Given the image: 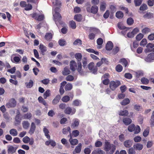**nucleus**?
Listing matches in <instances>:
<instances>
[{
    "mask_svg": "<svg viewBox=\"0 0 154 154\" xmlns=\"http://www.w3.org/2000/svg\"><path fill=\"white\" fill-rule=\"evenodd\" d=\"M61 98V96L59 94L57 95L52 101V103L53 105H56L57 104Z\"/></svg>",
    "mask_w": 154,
    "mask_h": 154,
    "instance_id": "2eb2a0df",
    "label": "nucleus"
},
{
    "mask_svg": "<svg viewBox=\"0 0 154 154\" xmlns=\"http://www.w3.org/2000/svg\"><path fill=\"white\" fill-rule=\"evenodd\" d=\"M25 84L27 88H30L33 86V82L32 80H30L29 83H26Z\"/></svg>",
    "mask_w": 154,
    "mask_h": 154,
    "instance_id": "37998d69",
    "label": "nucleus"
},
{
    "mask_svg": "<svg viewBox=\"0 0 154 154\" xmlns=\"http://www.w3.org/2000/svg\"><path fill=\"white\" fill-rule=\"evenodd\" d=\"M82 148V144L79 143L78 145L76 146L75 150L73 152V153L75 154V152L76 153H79L80 152Z\"/></svg>",
    "mask_w": 154,
    "mask_h": 154,
    "instance_id": "a211bd4d",
    "label": "nucleus"
},
{
    "mask_svg": "<svg viewBox=\"0 0 154 154\" xmlns=\"http://www.w3.org/2000/svg\"><path fill=\"white\" fill-rule=\"evenodd\" d=\"M62 74L64 75H66L69 74L70 73V71L67 67H65L63 70L62 71Z\"/></svg>",
    "mask_w": 154,
    "mask_h": 154,
    "instance_id": "b1692460",
    "label": "nucleus"
},
{
    "mask_svg": "<svg viewBox=\"0 0 154 154\" xmlns=\"http://www.w3.org/2000/svg\"><path fill=\"white\" fill-rule=\"evenodd\" d=\"M113 47V44L112 42L108 41L106 45V48L107 50L110 51L112 49Z\"/></svg>",
    "mask_w": 154,
    "mask_h": 154,
    "instance_id": "dca6fc26",
    "label": "nucleus"
},
{
    "mask_svg": "<svg viewBox=\"0 0 154 154\" xmlns=\"http://www.w3.org/2000/svg\"><path fill=\"white\" fill-rule=\"evenodd\" d=\"M123 16V13L121 11H118L116 13V17L119 19L122 18Z\"/></svg>",
    "mask_w": 154,
    "mask_h": 154,
    "instance_id": "7c9ffc66",
    "label": "nucleus"
},
{
    "mask_svg": "<svg viewBox=\"0 0 154 154\" xmlns=\"http://www.w3.org/2000/svg\"><path fill=\"white\" fill-rule=\"evenodd\" d=\"M149 131V127L146 128L143 133V135L145 137H146L148 135Z\"/></svg>",
    "mask_w": 154,
    "mask_h": 154,
    "instance_id": "ea45409f",
    "label": "nucleus"
},
{
    "mask_svg": "<svg viewBox=\"0 0 154 154\" xmlns=\"http://www.w3.org/2000/svg\"><path fill=\"white\" fill-rule=\"evenodd\" d=\"M70 66L71 69L74 71L75 70V68L77 67V63L76 62L73 60H72L70 62Z\"/></svg>",
    "mask_w": 154,
    "mask_h": 154,
    "instance_id": "f8f14e48",
    "label": "nucleus"
},
{
    "mask_svg": "<svg viewBox=\"0 0 154 154\" xmlns=\"http://www.w3.org/2000/svg\"><path fill=\"white\" fill-rule=\"evenodd\" d=\"M71 128L69 127H68L67 128H63L62 130V133L64 134H67L68 132H70Z\"/></svg>",
    "mask_w": 154,
    "mask_h": 154,
    "instance_id": "72a5a7b5",
    "label": "nucleus"
},
{
    "mask_svg": "<svg viewBox=\"0 0 154 154\" xmlns=\"http://www.w3.org/2000/svg\"><path fill=\"white\" fill-rule=\"evenodd\" d=\"M135 126V125L134 124L129 125L128 127V130L130 132H132L134 129Z\"/></svg>",
    "mask_w": 154,
    "mask_h": 154,
    "instance_id": "5fc2aeb1",
    "label": "nucleus"
},
{
    "mask_svg": "<svg viewBox=\"0 0 154 154\" xmlns=\"http://www.w3.org/2000/svg\"><path fill=\"white\" fill-rule=\"evenodd\" d=\"M45 39L48 41H50L52 38V35L51 32L47 33L45 37Z\"/></svg>",
    "mask_w": 154,
    "mask_h": 154,
    "instance_id": "4be33fe9",
    "label": "nucleus"
},
{
    "mask_svg": "<svg viewBox=\"0 0 154 154\" xmlns=\"http://www.w3.org/2000/svg\"><path fill=\"white\" fill-rule=\"evenodd\" d=\"M66 41L64 39H60L58 41L59 45L62 46H63L66 44Z\"/></svg>",
    "mask_w": 154,
    "mask_h": 154,
    "instance_id": "338daca9",
    "label": "nucleus"
},
{
    "mask_svg": "<svg viewBox=\"0 0 154 154\" xmlns=\"http://www.w3.org/2000/svg\"><path fill=\"white\" fill-rule=\"evenodd\" d=\"M141 82L142 83L145 85H148L149 82V81L148 79L145 77H143L141 79Z\"/></svg>",
    "mask_w": 154,
    "mask_h": 154,
    "instance_id": "c756f323",
    "label": "nucleus"
},
{
    "mask_svg": "<svg viewBox=\"0 0 154 154\" xmlns=\"http://www.w3.org/2000/svg\"><path fill=\"white\" fill-rule=\"evenodd\" d=\"M76 112V109L74 108H71L69 107H66L64 111V113L67 114L73 115Z\"/></svg>",
    "mask_w": 154,
    "mask_h": 154,
    "instance_id": "6e6552de",
    "label": "nucleus"
},
{
    "mask_svg": "<svg viewBox=\"0 0 154 154\" xmlns=\"http://www.w3.org/2000/svg\"><path fill=\"white\" fill-rule=\"evenodd\" d=\"M120 62L122 63V65L126 67L128 65V62L125 58H122L120 59Z\"/></svg>",
    "mask_w": 154,
    "mask_h": 154,
    "instance_id": "8fccbe9b",
    "label": "nucleus"
},
{
    "mask_svg": "<svg viewBox=\"0 0 154 154\" xmlns=\"http://www.w3.org/2000/svg\"><path fill=\"white\" fill-rule=\"evenodd\" d=\"M11 60L14 63H18L20 61V59L18 57L16 56L13 58V60L11 59Z\"/></svg>",
    "mask_w": 154,
    "mask_h": 154,
    "instance_id": "c9c22d12",
    "label": "nucleus"
},
{
    "mask_svg": "<svg viewBox=\"0 0 154 154\" xmlns=\"http://www.w3.org/2000/svg\"><path fill=\"white\" fill-rule=\"evenodd\" d=\"M30 140V138L27 136L25 137L23 139V141L25 143H28L29 141Z\"/></svg>",
    "mask_w": 154,
    "mask_h": 154,
    "instance_id": "13d9d810",
    "label": "nucleus"
},
{
    "mask_svg": "<svg viewBox=\"0 0 154 154\" xmlns=\"http://www.w3.org/2000/svg\"><path fill=\"white\" fill-rule=\"evenodd\" d=\"M73 44L75 45H81L82 44V41L80 39L78 38L73 42Z\"/></svg>",
    "mask_w": 154,
    "mask_h": 154,
    "instance_id": "864d4df0",
    "label": "nucleus"
},
{
    "mask_svg": "<svg viewBox=\"0 0 154 154\" xmlns=\"http://www.w3.org/2000/svg\"><path fill=\"white\" fill-rule=\"evenodd\" d=\"M79 134V132L78 130H75L73 131L72 132V135L74 137L78 136Z\"/></svg>",
    "mask_w": 154,
    "mask_h": 154,
    "instance_id": "bf43d9fd",
    "label": "nucleus"
},
{
    "mask_svg": "<svg viewBox=\"0 0 154 154\" xmlns=\"http://www.w3.org/2000/svg\"><path fill=\"white\" fill-rule=\"evenodd\" d=\"M152 17V13L150 12L147 13L143 16V17L144 18H147L148 19Z\"/></svg>",
    "mask_w": 154,
    "mask_h": 154,
    "instance_id": "4d7b16f0",
    "label": "nucleus"
},
{
    "mask_svg": "<svg viewBox=\"0 0 154 154\" xmlns=\"http://www.w3.org/2000/svg\"><path fill=\"white\" fill-rule=\"evenodd\" d=\"M116 146L110 142L105 141L104 147V150L107 153L109 152L110 154H113L116 149Z\"/></svg>",
    "mask_w": 154,
    "mask_h": 154,
    "instance_id": "f257e3e1",
    "label": "nucleus"
},
{
    "mask_svg": "<svg viewBox=\"0 0 154 154\" xmlns=\"http://www.w3.org/2000/svg\"><path fill=\"white\" fill-rule=\"evenodd\" d=\"M72 87L71 84L68 83L66 85L65 89L66 91L70 90L72 89Z\"/></svg>",
    "mask_w": 154,
    "mask_h": 154,
    "instance_id": "79ce46f5",
    "label": "nucleus"
},
{
    "mask_svg": "<svg viewBox=\"0 0 154 154\" xmlns=\"http://www.w3.org/2000/svg\"><path fill=\"white\" fill-rule=\"evenodd\" d=\"M44 19V16L43 14L39 15L37 16V17L35 18V19L38 21L43 20Z\"/></svg>",
    "mask_w": 154,
    "mask_h": 154,
    "instance_id": "49530a36",
    "label": "nucleus"
},
{
    "mask_svg": "<svg viewBox=\"0 0 154 154\" xmlns=\"http://www.w3.org/2000/svg\"><path fill=\"white\" fill-rule=\"evenodd\" d=\"M81 101L78 99L74 100L72 103V105L75 106H79L81 104Z\"/></svg>",
    "mask_w": 154,
    "mask_h": 154,
    "instance_id": "473e14b6",
    "label": "nucleus"
},
{
    "mask_svg": "<svg viewBox=\"0 0 154 154\" xmlns=\"http://www.w3.org/2000/svg\"><path fill=\"white\" fill-rule=\"evenodd\" d=\"M8 152L9 154H13L15 152L18 148L17 145H8Z\"/></svg>",
    "mask_w": 154,
    "mask_h": 154,
    "instance_id": "0eeeda50",
    "label": "nucleus"
},
{
    "mask_svg": "<svg viewBox=\"0 0 154 154\" xmlns=\"http://www.w3.org/2000/svg\"><path fill=\"white\" fill-rule=\"evenodd\" d=\"M127 23L129 25H132L134 22V20L132 18L129 17L127 20Z\"/></svg>",
    "mask_w": 154,
    "mask_h": 154,
    "instance_id": "de8ad7c7",
    "label": "nucleus"
},
{
    "mask_svg": "<svg viewBox=\"0 0 154 154\" xmlns=\"http://www.w3.org/2000/svg\"><path fill=\"white\" fill-rule=\"evenodd\" d=\"M145 60L147 62H150L152 60H154V53L152 52L149 54Z\"/></svg>",
    "mask_w": 154,
    "mask_h": 154,
    "instance_id": "9d476101",
    "label": "nucleus"
},
{
    "mask_svg": "<svg viewBox=\"0 0 154 154\" xmlns=\"http://www.w3.org/2000/svg\"><path fill=\"white\" fill-rule=\"evenodd\" d=\"M141 137L140 136H137L135 137L134 138V140L135 142H139L141 140Z\"/></svg>",
    "mask_w": 154,
    "mask_h": 154,
    "instance_id": "69168bd1",
    "label": "nucleus"
},
{
    "mask_svg": "<svg viewBox=\"0 0 154 154\" xmlns=\"http://www.w3.org/2000/svg\"><path fill=\"white\" fill-rule=\"evenodd\" d=\"M110 76L109 73H106L104 74L101 77L102 83L106 85L109 84L110 82L109 79Z\"/></svg>",
    "mask_w": 154,
    "mask_h": 154,
    "instance_id": "20e7f679",
    "label": "nucleus"
},
{
    "mask_svg": "<svg viewBox=\"0 0 154 154\" xmlns=\"http://www.w3.org/2000/svg\"><path fill=\"white\" fill-rule=\"evenodd\" d=\"M10 134L13 136H16L17 135L18 133L16 129H11L9 131Z\"/></svg>",
    "mask_w": 154,
    "mask_h": 154,
    "instance_id": "f704fd0d",
    "label": "nucleus"
},
{
    "mask_svg": "<svg viewBox=\"0 0 154 154\" xmlns=\"http://www.w3.org/2000/svg\"><path fill=\"white\" fill-rule=\"evenodd\" d=\"M143 0H134V2L135 6H140Z\"/></svg>",
    "mask_w": 154,
    "mask_h": 154,
    "instance_id": "a19ab883",
    "label": "nucleus"
},
{
    "mask_svg": "<svg viewBox=\"0 0 154 154\" xmlns=\"http://www.w3.org/2000/svg\"><path fill=\"white\" fill-rule=\"evenodd\" d=\"M129 113L128 110H121L119 112V115L121 116H127Z\"/></svg>",
    "mask_w": 154,
    "mask_h": 154,
    "instance_id": "c85d7f7f",
    "label": "nucleus"
},
{
    "mask_svg": "<svg viewBox=\"0 0 154 154\" xmlns=\"http://www.w3.org/2000/svg\"><path fill=\"white\" fill-rule=\"evenodd\" d=\"M69 140L71 144L73 146L76 145L78 143V140L77 139H69Z\"/></svg>",
    "mask_w": 154,
    "mask_h": 154,
    "instance_id": "bb28decb",
    "label": "nucleus"
},
{
    "mask_svg": "<svg viewBox=\"0 0 154 154\" xmlns=\"http://www.w3.org/2000/svg\"><path fill=\"white\" fill-rule=\"evenodd\" d=\"M143 35L141 33H139L136 37V38L137 40L140 41L143 37Z\"/></svg>",
    "mask_w": 154,
    "mask_h": 154,
    "instance_id": "680f3d73",
    "label": "nucleus"
},
{
    "mask_svg": "<svg viewBox=\"0 0 154 154\" xmlns=\"http://www.w3.org/2000/svg\"><path fill=\"white\" fill-rule=\"evenodd\" d=\"M70 99L69 97L67 95L65 96L62 98V100L64 102L67 103L69 101Z\"/></svg>",
    "mask_w": 154,
    "mask_h": 154,
    "instance_id": "58836bf2",
    "label": "nucleus"
},
{
    "mask_svg": "<svg viewBox=\"0 0 154 154\" xmlns=\"http://www.w3.org/2000/svg\"><path fill=\"white\" fill-rule=\"evenodd\" d=\"M17 104V102L14 98L11 99L9 102L7 103L6 106L8 108L15 107Z\"/></svg>",
    "mask_w": 154,
    "mask_h": 154,
    "instance_id": "423d86ee",
    "label": "nucleus"
},
{
    "mask_svg": "<svg viewBox=\"0 0 154 154\" xmlns=\"http://www.w3.org/2000/svg\"><path fill=\"white\" fill-rule=\"evenodd\" d=\"M121 85V83L119 80H117L115 81L112 80L110 82L109 88L112 91H114Z\"/></svg>",
    "mask_w": 154,
    "mask_h": 154,
    "instance_id": "7ed1b4c3",
    "label": "nucleus"
},
{
    "mask_svg": "<svg viewBox=\"0 0 154 154\" xmlns=\"http://www.w3.org/2000/svg\"><path fill=\"white\" fill-rule=\"evenodd\" d=\"M79 120L77 119H75L73 120V122L71 125V127L72 128H75L78 127L79 125Z\"/></svg>",
    "mask_w": 154,
    "mask_h": 154,
    "instance_id": "ddd939ff",
    "label": "nucleus"
},
{
    "mask_svg": "<svg viewBox=\"0 0 154 154\" xmlns=\"http://www.w3.org/2000/svg\"><path fill=\"white\" fill-rule=\"evenodd\" d=\"M150 123L151 126H154V111L152 112V115L151 117Z\"/></svg>",
    "mask_w": 154,
    "mask_h": 154,
    "instance_id": "c03bdc74",
    "label": "nucleus"
},
{
    "mask_svg": "<svg viewBox=\"0 0 154 154\" xmlns=\"http://www.w3.org/2000/svg\"><path fill=\"white\" fill-rule=\"evenodd\" d=\"M117 26L118 28L120 29L124 30L126 28V27L123 26L122 24L121 23H118Z\"/></svg>",
    "mask_w": 154,
    "mask_h": 154,
    "instance_id": "774afa93",
    "label": "nucleus"
},
{
    "mask_svg": "<svg viewBox=\"0 0 154 154\" xmlns=\"http://www.w3.org/2000/svg\"><path fill=\"white\" fill-rule=\"evenodd\" d=\"M53 9H54V12H53L54 19L57 24V23H60L62 18L61 16L60 13V8L58 7H53Z\"/></svg>",
    "mask_w": 154,
    "mask_h": 154,
    "instance_id": "f03ea898",
    "label": "nucleus"
},
{
    "mask_svg": "<svg viewBox=\"0 0 154 154\" xmlns=\"http://www.w3.org/2000/svg\"><path fill=\"white\" fill-rule=\"evenodd\" d=\"M50 90L49 89L47 90L46 91L44 94V97L45 99H46L47 97L50 96L51 94L50 93Z\"/></svg>",
    "mask_w": 154,
    "mask_h": 154,
    "instance_id": "a18cd8bd",
    "label": "nucleus"
},
{
    "mask_svg": "<svg viewBox=\"0 0 154 154\" xmlns=\"http://www.w3.org/2000/svg\"><path fill=\"white\" fill-rule=\"evenodd\" d=\"M36 128V125L35 123L34 122H32L29 133L31 135L32 134L35 130Z\"/></svg>",
    "mask_w": 154,
    "mask_h": 154,
    "instance_id": "9b49d317",
    "label": "nucleus"
},
{
    "mask_svg": "<svg viewBox=\"0 0 154 154\" xmlns=\"http://www.w3.org/2000/svg\"><path fill=\"white\" fill-rule=\"evenodd\" d=\"M23 127L25 129H27L29 127L30 124L27 121H24L22 122Z\"/></svg>",
    "mask_w": 154,
    "mask_h": 154,
    "instance_id": "5701e85b",
    "label": "nucleus"
},
{
    "mask_svg": "<svg viewBox=\"0 0 154 154\" xmlns=\"http://www.w3.org/2000/svg\"><path fill=\"white\" fill-rule=\"evenodd\" d=\"M134 131L135 134H138L140 131V126L137 125L136 127L135 126L134 129Z\"/></svg>",
    "mask_w": 154,
    "mask_h": 154,
    "instance_id": "e2e57ef3",
    "label": "nucleus"
},
{
    "mask_svg": "<svg viewBox=\"0 0 154 154\" xmlns=\"http://www.w3.org/2000/svg\"><path fill=\"white\" fill-rule=\"evenodd\" d=\"M122 66L120 64L117 65L116 67V71L118 72H121L122 71Z\"/></svg>",
    "mask_w": 154,
    "mask_h": 154,
    "instance_id": "09e8293b",
    "label": "nucleus"
},
{
    "mask_svg": "<svg viewBox=\"0 0 154 154\" xmlns=\"http://www.w3.org/2000/svg\"><path fill=\"white\" fill-rule=\"evenodd\" d=\"M123 122L126 125L130 124L132 122L131 119L128 118H123Z\"/></svg>",
    "mask_w": 154,
    "mask_h": 154,
    "instance_id": "6ab92c4d",
    "label": "nucleus"
},
{
    "mask_svg": "<svg viewBox=\"0 0 154 154\" xmlns=\"http://www.w3.org/2000/svg\"><path fill=\"white\" fill-rule=\"evenodd\" d=\"M70 27L72 29H75L76 28V23L73 20L71 21L69 23Z\"/></svg>",
    "mask_w": 154,
    "mask_h": 154,
    "instance_id": "3c124183",
    "label": "nucleus"
},
{
    "mask_svg": "<svg viewBox=\"0 0 154 154\" xmlns=\"http://www.w3.org/2000/svg\"><path fill=\"white\" fill-rule=\"evenodd\" d=\"M82 63L83 67L85 68L87 64V60L86 57H84L83 58Z\"/></svg>",
    "mask_w": 154,
    "mask_h": 154,
    "instance_id": "6e6d98bb",
    "label": "nucleus"
},
{
    "mask_svg": "<svg viewBox=\"0 0 154 154\" xmlns=\"http://www.w3.org/2000/svg\"><path fill=\"white\" fill-rule=\"evenodd\" d=\"M98 7L96 5H93L91 7V5L86 8L87 11L89 13H92L94 14H96L98 11Z\"/></svg>",
    "mask_w": 154,
    "mask_h": 154,
    "instance_id": "39448f33",
    "label": "nucleus"
},
{
    "mask_svg": "<svg viewBox=\"0 0 154 154\" xmlns=\"http://www.w3.org/2000/svg\"><path fill=\"white\" fill-rule=\"evenodd\" d=\"M74 19L77 21L80 22L82 20V15L79 14H76L74 17Z\"/></svg>",
    "mask_w": 154,
    "mask_h": 154,
    "instance_id": "a878e982",
    "label": "nucleus"
},
{
    "mask_svg": "<svg viewBox=\"0 0 154 154\" xmlns=\"http://www.w3.org/2000/svg\"><path fill=\"white\" fill-rule=\"evenodd\" d=\"M147 8V5L145 4H143L140 6L139 9L140 11H144L146 10Z\"/></svg>",
    "mask_w": 154,
    "mask_h": 154,
    "instance_id": "e433bc0d",
    "label": "nucleus"
},
{
    "mask_svg": "<svg viewBox=\"0 0 154 154\" xmlns=\"http://www.w3.org/2000/svg\"><path fill=\"white\" fill-rule=\"evenodd\" d=\"M130 102V100L128 98H127L124 99L121 102V104L122 105L125 106L129 104Z\"/></svg>",
    "mask_w": 154,
    "mask_h": 154,
    "instance_id": "2f4dec72",
    "label": "nucleus"
},
{
    "mask_svg": "<svg viewBox=\"0 0 154 154\" xmlns=\"http://www.w3.org/2000/svg\"><path fill=\"white\" fill-rule=\"evenodd\" d=\"M43 131L45 133V136L48 139H50V136L49 135V131L45 127L43 128Z\"/></svg>",
    "mask_w": 154,
    "mask_h": 154,
    "instance_id": "393cba45",
    "label": "nucleus"
},
{
    "mask_svg": "<svg viewBox=\"0 0 154 154\" xmlns=\"http://www.w3.org/2000/svg\"><path fill=\"white\" fill-rule=\"evenodd\" d=\"M90 30L91 32H94L95 33V34H96V33L99 32L100 31L99 29L94 27H91Z\"/></svg>",
    "mask_w": 154,
    "mask_h": 154,
    "instance_id": "0e129e2a",
    "label": "nucleus"
},
{
    "mask_svg": "<svg viewBox=\"0 0 154 154\" xmlns=\"http://www.w3.org/2000/svg\"><path fill=\"white\" fill-rule=\"evenodd\" d=\"M150 29L148 27H145L142 29V32L143 34H145L150 32Z\"/></svg>",
    "mask_w": 154,
    "mask_h": 154,
    "instance_id": "603ef678",
    "label": "nucleus"
},
{
    "mask_svg": "<svg viewBox=\"0 0 154 154\" xmlns=\"http://www.w3.org/2000/svg\"><path fill=\"white\" fill-rule=\"evenodd\" d=\"M133 147L136 150H141L143 148V145L139 143H137L133 146Z\"/></svg>",
    "mask_w": 154,
    "mask_h": 154,
    "instance_id": "f3484780",
    "label": "nucleus"
},
{
    "mask_svg": "<svg viewBox=\"0 0 154 154\" xmlns=\"http://www.w3.org/2000/svg\"><path fill=\"white\" fill-rule=\"evenodd\" d=\"M133 141L131 140H127L124 142L123 144L127 148H130L132 145Z\"/></svg>",
    "mask_w": 154,
    "mask_h": 154,
    "instance_id": "4468645a",
    "label": "nucleus"
},
{
    "mask_svg": "<svg viewBox=\"0 0 154 154\" xmlns=\"http://www.w3.org/2000/svg\"><path fill=\"white\" fill-rule=\"evenodd\" d=\"M75 57L77 60V62H81L82 55L80 53H76L75 55Z\"/></svg>",
    "mask_w": 154,
    "mask_h": 154,
    "instance_id": "412c9836",
    "label": "nucleus"
},
{
    "mask_svg": "<svg viewBox=\"0 0 154 154\" xmlns=\"http://www.w3.org/2000/svg\"><path fill=\"white\" fill-rule=\"evenodd\" d=\"M32 116V114L30 113H27L24 114L23 116L24 119H30Z\"/></svg>",
    "mask_w": 154,
    "mask_h": 154,
    "instance_id": "4c0bfd02",
    "label": "nucleus"
},
{
    "mask_svg": "<svg viewBox=\"0 0 154 154\" xmlns=\"http://www.w3.org/2000/svg\"><path fill=\"white\" fill-rule=\"evenodd\" d=\"M106 4L104 2L101 3L100 6V10L102 11H104L106 9Z\"/></svg>",
    "mask_w": 154,
    "mask_h": 154,
    "instance_id": "cd10ccee",
    "label": "nucleus"
},
{
    "mask_svg": "<svg viewBox=\"0 0 154 154\" xmlns=\"http://www.w3.org/2000/svg\"><path fill=\"white\" fill-rule=\"evenodd\" d=\"M20 113L19 111L17 112V114L15 116V120L16 122L15 123V125H20L21 120V119L20 117Z\"/></svg>",
    "mask_w": 154,
    "mask_h": 154,
    "instance_id": "1a4fd4ad",
    "label": "nucleus"
},
{
    "mask_svg": "<svg viewBox=\"0 0 154 154\" xmlns=\"http://www.w3.org/2000/svg\"><path fill=\"white\" fill-rule=\"evenodd\" d=\"M39 49L40 50L42 55H45V52L47 51V48L44 45L40 44L39 45Z\"/></svg>",
    "mask_w": 154,
    "mask_h": 154,
    "instance_id": "aec40b11",
    "label": "nucleus"
},
{
    "mask_svg": "<svg viewBox=\"0 0 154 154\" xmlns=\"http://www.w3.org/2000/svg\"><path fill=\"white\" fill-rule=\"evenodd\" d=\"M74 79V77L71 75H69L66 77V79L68 81H72Z\"/></svg>",
    "mask_w": 154,
    "mask_h": 154,
    "instance_id": "052dcab7",
    "label": "nucleus"
}]
</instances>
